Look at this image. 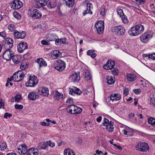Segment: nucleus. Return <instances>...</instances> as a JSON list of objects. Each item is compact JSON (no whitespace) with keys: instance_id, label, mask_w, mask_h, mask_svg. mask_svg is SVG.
<instances>
[{"instance_id":"5701e85b","label":"nucleus","mask_w":155,"mask_h":155,"mask_svg":"<svg viewBox=\"0 0 155 155\" xmlns=\"http://www.w3.org/2000/svg\"><path fill=\"white\" fill-rule=\"evenodd\" d=\"M36 61L39 64V68H40L42 66H46L47 65L46 62L44 59L42 58H38Z\"/></svg>"},{"instance_id":"6e6552de","label":"nucleus","mask_w":155,"mask_h":155,"mask_svg":"<svg viewBox=\"0 0 155 155\" xmlns=\"http://www.w3.org/2000/svg\"><path fill=\"white\" fill-rule=\"evenodd\" d=\"M23 5L22 2L19 0H14L11 4L12 8L14 9H18L21 8Z\"/></svg>"},{"instance_id":"e2e57ef3","label":"nucleus","mask_w":155,"mask_h":155,"mask_svg":"<svg viewBox=\"0 0 155 155\" xmlns=\"http://www.w3.org/2000/svg\"><path fill=\"white\" fill-rule=\"evenodd\" d=\"M133 92L137 94L140 93L141 92V90L140 89H135L133 90Z\"/></svg>"},{"instance_id":"c03bdc74","label":"nucleus","mask_w":155,"mask_h":155,"mask_svg":"<svg viewBox=\"0 0 155 155\" xmlns=\"http://www.w3.org/2000/svg\"><path fill=\"white\" fill-rule=\"evenodd\" d=\"M122 18V19L123 22L124 23H127L128 22V21L127 18L125 17L124 15H123L121 17Z\"/></svg>"},{"instance_id":"bf43d9fd","label":"nucleus","mask_w":155,"mask_h":155,"mask_svg":"<svg viewBox=\"0 0 155 155\" xmlns=\"http://www.w3.org/2000/svg\"><path fill=\"white\" fill-rule=\"evenodd\" d=\"M22 146H21V145H19L17 149H16V151L19 153V154H21V149L22 148Z\"/></svg>"},{"instance_id":"864d4df0","label":"nucleus","mask_w":155,"mask_h":155,"mask_svg":"<svg viewBox=\"0 0 155 155\" xmlns=\"http://www.w3.org/2000/svg\"><path fill=\"white\" fill-rule=\"evenodd\" d=\"M46 143V144H47V147L48 146H49L51 147H53L55 146V144L54 143H52L50 141H47Z\"/></svg>"},{"instance_id":"4468645a","label":"nucleus","mask_w":155,"mask_h":155,"mask_svg":"<svg viewBox=\"0 0 155 155\" xmlns=\"http://www.w3.org/2000/svg\"><path fill=\"white\" fill-rule=\"evenodd\" d=\"M17 50L19 53L23 52L25 49L28 48V45L26 43L22 42L20 43L17 45Z\"/></svg>"},{"instance_id":"3c124183","label":"nucleus","mask_w":155,"mask_h":155,"mask_svg":"<svg viewBox=\"0 0 155 155\" xmlns=\"http://www.w3.org/2000/svg\"><path fill=\"white\" fill-rule=\"evenodd\" d=\"M150 103L151 105L153 106H155V97L151 98Z\"/></svg>"},{"instance_id":"20e7f679","label":"nucleus","mask_w":155,"mask_h":155,"mask_svg":"<svg viewBox=\"0 0 155 155\" xmlns=\"http://www.w3.org/2000/svg\"><path fill=\"white\" fill-rule=\"evenodd\" d=\"M112 31L118 36L123 35L125 32L124 28L120 25L114 27L112 29Z\"/></svg>"},{"instance_id":"c9c22d12","label":"nucleus","mask_w":155,"mask_h":155,"mask_svg":"<svg viewBox=\"0 0 155 155\" xmlns=\"http://www.w3.org/2000/svg\"><path fill=\"white\" fill-rule=\"evenodd\" d=\"M85 78L87 80H89L91 79L92 77L91 75L90 72L89 71L86 70L85 72Z\"/></svg>"},{"instance_id":"774afa93","label":"nucleus","mask_w":155,"mask_h":155,"mask_svg":"<svg viewBox=\"0 0 155 155\" xmlns=\"http://www.w3.org/2000/svg\"><path fill=\"white\" fill-rule=\"evenodd\" d=\"M129 93L128 89L127 88H125L124 90V94L125 95H127Z\"/></svg>"},{"instance_id":"a18cd8bd","label":"nucleus","mask_w":155,"mask_h":155,"mask_svg":"<svg viewBox=\"0 0 155 155\" xmlns=\"http://www.w3.org/2000/svg\"><path fill=\"white\" fill-rule=\"evenodd\" d=\"M103 124L104 126L106 127L110 124L109 120L107 119L104 118Z\"/></svg>"},{"instance_id":"f704fd0d","label":"nucleus","mask_w":155,"mask_h":155,"mask_svg":"<svg viewBox=\"0 0 155 155\" xmlns=\"http://www.w3.org/2000/svg\"><path fill=\"white\" fill-rule=\"evenodd\" d=\"M21 146H22V148L21 149V154H25L27 153V148L26 146V145L25 144H22L21 145Z\"/></svg>"},{"instance_id":"79ce46f5","label":"nucleus","mask_w":155,"mask_h":155,"mask_svg":"<svg viewBox=\"0 0 155 155\" xmlns=\"http://www.w3.org/2000/svg\"><path fill=\"white\" fill-rule=\"evenodd\" d=\"M74 94H76L78 95H80L82 93V92L80 90L76 87H74Z\"/></svg>"},{"instance_id":"6ab92c4d","label":"nucleus","mask_w":155,"mask_h":155,"mask_svg":"<svg viewBox=\"0 0 155 155\" xmlns=\"http://www.w3.org/2000/svg\"><path fill=\"white\" fill-rule=\"evenodd\" d=\"M137 28L135 25L132 27L129 31V34L131 36H135L138 35V33L137 30Z\"/></svg>"},{"instance_id":"1a4fd4ad","label":"nucleus","mask_w":155,"mask_h":155,"mask_svg":"<svg viewBox=\"0 0 155 155\" xmlns=\"http://www.w3.org/2000/svg\"><path fill=\"white\" fill-rule=\"evenodd\" d=\"M13 56V53L10 49L7 50L3 53V58L7 61H9Z\"/></svg>"},{"instance_id":"ea45409f","label":"nucleus","mask_w":155,"mask_h":155,"mask_svg":"<svg viewBox=\"0 0 155 155\" xmlns=\"http://www.w3.org/2000/svg\"><path fill=\"white\" fill-rule=\"evenodd\" d=\"M14 17L18 19H20L21 18V15L16 12H14L13 13Z\"/></svg>"},{"instance_id":"72a5a7b5","label":"nucleus","mask_w":155,"mask_h":155,"mask_svg":"<svg viewBox=\"0 0 155 155\" xmlns=\"http://www.w3.org/2000/svg\"><path fill=\"white\" fill-rule=\"evenodd\" d=\"M113 124V123L111 121H110V124L106 126V129L110 132L113 131L114 128Z\"/></svg>"},{"instance_id":"c756f323","label":"nucleus","mask_w":155,"mask_h":155,"mask_svg":"<svg viewBox=\"0 0 155 155\" xmlns=\"http://www.w3.org/2000/svg\"><path fill=\"white\" fill-rule=\"evenodd\" d=\"M76 106L74 105H71L68 106L67 108V112L71 114H73V112L74 111Z\"/></svg>"},{"instance_id":"bb28decb","label":"nucleus","mask_w":155,"mask_h":155,"mask_svg":"<svg viewBox=\"0 0 155 155\" xmlns=\"http://www.w3.org/2000/svg\"><path fill=\"white\" fill-rule=\"evenodd\" d=\"M137 28V30L139 35L141 34L144 31V28L143 25H135Z\"/></svg>"},{"instance_id":"6e6d98bb","label":"nucleus","mask_w":155,"mask_h":155,"mask_svg":"<svg viewBox=\"0 0 155 155\" xmlns=\"http://www.w3.org/2000/svg\"><path fill=\"white\" fill-rule=\"evenodd\" d=\"M21 95L19 94L17 95L14 97L15 101H18L21 99Z\"/></svg>"},{"instance_id":"0e129e2a","label":"nucleus","mask_w":155,"mask_h":155,"mask_svg":"<svg viewBox=\"0 0 155 155\" xmlns=\"http://www.w3.org/2000/svg\"><path fill=\"white\" fill-rule=\"evenodd\" d=\"M66 102L69 104H72L73 103L72 99L71 98H68Z\"/></svg>"},{"instance_id":"39448f33","label":"nucleus","mask_w":155,"mask_h":155,"mask_svg":"<svg viewBox=\"0 0 155 155\" xmlns=\"http://www.w3.org/2000/svg\"><path fill=\"white\" fill-rule=\"evenodd\" d=\"M25 73L22 71H18L15 73L13 75V81L18 82L22 79L24 77Z\"/></svg>"},{"instance_id":"4d7b16f0","label":"nucleus","mask_w":155,"mask_h":155,"mask_svg":"<svg viewBox=\"0 0 155 155\" xmlns=\"http://www.w3.org/2000/svg\"><path fill=\"white\" fill-rule=\"evenodd\" d=\"M12 115L11 114H9L8 112L5 113L4 116V118H7V117H12Z\"/></svg>"},{"instance_id":"13d9d810","label":"nucleus","mask_w":155,"mask_h":155,"mask_svg":"<svg viewBox=\"0 0 155 155\" xmlns=\"http://www.w3.org/2000/svg\"><path fill=\"white\" fill-rule=\"evenodd\" d=\"M134 2H136V3L139 5L142 4L144 3V1L142 0H134Z\"/></svg>"},{"instance_id":"58836bf2","label":"nucleus","mask_w":155,"mask_h":155,"mask_svg":"<svg viewBox=\"0 0 155 155\" xmlns=\"http://www.w3.org/2000/svg\"><path fill=\"white\" fill-rule=\"evenodd\" d=\"M52 54L53 56L56 57L61 56V53L58 50L54 51Z\"/></svg>"},{"instance_id":"a211bd4d","label":"nucleus","mask_w":155,"mask_h":155,"mask_svg":"<svg viewBox=\"0 0 155 155\" xmlns=\"http://www.w3.org/2000/svg\"><path fill=\"white\" fill-rule=\"evenodd\" d=\"M5 46L7 48H11L13 45L14 41L11 38H7L4 40Z\"/></svg>"},{"instance_id":"0eeeda50","label":"nucleus","mask_w":155,"mask_h":155,"mask_svg":"<svg viewBox=\"0 0 155 155\" xmlns=\"http://www.w3.org/2000/svg\"><path fill=\"white\" fill-rule=\"evenodd\" d=\"M152 36L150 33L145 32L140 36L141 41L143 43H147L152 38Z\"/></svg>"},{"instance_id":"de8ad7c7","label":"nucleus","mask_w":155,"mask_h":155,"mask_svg":"<svg viewBox=\"0 0 155 155\" xmlns=\"http://www.w3.org/2000/svg\"><path fill=\"white\" fill-rule=\"evenodd\" d=\"M119 71L116 68H115L112 71V73L114 75H117L118 74Z\"/></svg>"},{"instance_id":"052dcab7","label":"nucleus","mask_w":155,"mask_h":155,"mask_svg":"<svg viewBox=\"0 0 155 155\" xmlns=\"http://www.w3.org/2000/svg\"><path fill=\"white\" fill-rule=\"evenodd\" d=\"M69 94L72 95H74V89H72L71 88H69Z\"/></svg>"},{"instance_id":"37998d69","label":"nucleus","mask_w":155,"mask_h":155,"mask_svg":"<svg viewBox=\"0 0 155 155\" xmlns=\"http://www.w3.org/2000/svg\"><path fill=\"white\" fill-rule=\"evenodd\" d=\"M20 68L21 70H24L28 68V65L26 63H22L20 66Z\"/></svg>"},{"instance_id":"4c0bfd02","label":"nucleus","mask_w":155,"mask_h":155,"mask_svg":"<svg viewBox=\"0 0 155 155\" xmlns=\"http://www.w3.org/2000/svg\"><path fill=\"white\" fill-rule=\"evenodd\" d=\"M82 111V108L77 107L76 106L74 112H73L72 114H80Z\"/></svg>"},{"instance_id":"f257e3e1","label":"nucleus","mask_w":155,"mask_h":155,"mask_svg":"<svg viewBox=\"0 0 155 155\" xmlns=\"http://www.w3.org/2000/svg\"><path fill=\"white\" fill-rule=\"evenodd\" d=\"M54 67L57 70L61 72L64 70L66 67L64 61L60 59L55 61L54 64Z\"/></svg>"},{"instance_id":"f8f14e48","label":"nucleus","mask_w":155,"mask_h":155,"mask_svg":"<svg viewBox=\"0 0 155 155\" xmlns=\"http://www.w3.org/2000/svg\"><path fill=\"white\" fill-rule=\"evenodd\" d=\"M47 4L46 0H35V6L36 8H40L44 7Z\"/></svg>"},{"instance_id":"7ed1b4c3","label":"nucleus","mask_w":155,"mask_h":155,"mask_svg":"<svg viewBox=\"0 0 155 155\" xmlns=\"http://www.w3.org/2000/svg\"><path fill=\"white\" fill-rule=\"evenodd\" d=\"M29 79L25 84L26 87H34L38 83V81L37 77L34 75L32 76L29 75Z\"/></svg>"},{"instance_id":"2f4dec72","label":"nucleus","mask_w":155,"mask_h":155,"mask_svg":"<svg viewBox=\"0 0 155 155\" xmlns=\"http://www.w3.org/2000/svg\"><path fill=\"white\" fill-rule=\"evenodd\" d=\"M143 58H148L147 59H151L153 60H155V53L150 54H143Z\"/></svg>"},{"instance_id":"393cba45","label":"nucleus","mask_w":155,"mask_h":155,"mask_svg":"<svg viewBox=\"0 0 155 155\" xmlns=\"http://www.w3.org/2000/svg\"><path fill=\"white\" fill-rule=\"evenodd\" d=\"M12 60L15 64L19 63L21 61V57L19 55H15L12 57Z\"/></svg>"},{"instance_id":"cd10ccee","label":"nucleus","mask_w":155,"mask_h":155,"mask_svg":"<svg viewBox=\"0 0 155 155\" xmlns=\"http://www.w3.org/2000/svg\"><path fill=\"white\" fill-rule=\"evenodd\" d=\"M64 155H75V153L72 150L65 149L64 152Z\"/></svg>"},{"instance_id":"a19ab883","label":"nucleus","mask_w":155,"mask_h":155,"mask_svg":"<svg viewBox=\"0 0 155 155\" xmlns=\"http://www.w3.org/2000/svg\"><path fill=\"white\" fill-rule=\"evenodd\" d=\"M8 29L11 31H13L15 28V26L14 25L10 24L8 27Z\"/></svg>"},{"instance_id":"9d476101","label":"nucleus","mask_w":155,"mask_h":155,"mask_svg":"<svg viewBox=\"0 0 155 155\" xmlns=\"http://www.w3.org/2000/svg\"><path fill=\"white\" fill-rule=\"evenodd\" d=\"M13 36L15 39H23L26 36V33L24 31L21 32H19L17 30H15L13 33Z\"/></svg>"},{"instance_id":"b1692460","label":"nucleus","mask_w":155,"mask_h":155,"mask_svg":"<svg viewBox=\"0 0 155 155\" xmlns=\"http://www.w3.org/2000/svg\"><path fill=\"white\" fill-rule=\"evenodd\" d=\"M115 78L114 77L108 76L107 77V82L109 84H113L115 82Z\"/></svg>"},{"instance_id":"338daca9","label":"nucleus","mask_w":155,"mask_h":155,"mask_svg":"<svg viewBox=\"0 0 155 155\" xmlns=\"http://www.w3.org/2000/svg\"><path fill=\"white\" fill-rule=\"evenodd\" d=\"M41 43L42 45H48V43L45 40H43L41 41Z\"/></svg>"},{"instance_id":"f03ea898","label":"nucleus","mask_w":155,"mask_h":155,"mask_svg":"<svg viewBox=\"0 0 155 155\" xmlns=\"http://www.w3.org/2000/svg\"><path fill=\"white\" fill-rule=\"evenodd\" d=\"M135 149L137 150L142 152H146L149 149L148 144L145 143L140 142L135 146Z\"/></svg>"},{"instance_id":"603ef678","label":"nucleus","mask_w":155,"mask_h":155,"mask_svg":"<svg viewBox=\"0 0 155 155\" xmlns=\"http://www.w3.org/2000/svg\"><path fill=\"white\" fill-rule=\"evenodd\" d=\"M117 12L118 14L120 15V17H121L124 15L123 12V11L120 9H117Z\"/></svg>"},{"instance_id":"c85d7f7f","label":"nucleus","mask_w":155,"mask_h":155,"mask_svg":"<svg viewBox=\"0 0 155 155\" xmlns=\"http://www.w3.org/2000/svg\"><path fill=\"white\" fill-rule=\"evenodd\" d=\"M127 78L129 81H133L136 79V76L134 74L130 73L127 74Z\"/></svg>"},{"instance_id":"aec40b11","label":"nucleus","mask_w":155,"mask_h":155,"mask_svg":"<svg viewBox=\"0 0 155 155\" xmlns=\"http://www.w3.org/2000/svg\"><path fill=\"white\" fill-rule=\"evenodd\" d=\"M110 100L113 101L119 100L121 99V95L120 94H112L110 97Z\"/></svg>"},{"instance_id":"dca6fc26","label":"nucleus","mask_w":155,"mask_h":155,"mask_svg":"<svg viewBox=\"0 0 155 155\" xmlns=\"http://www.w3.org/2000/svg\"><path fill=\"white\" fill-rule=\"evenodd\" d=\"M51 94L56 100H59L60 99H61L63 97V94L59 93L57 90L53 91L51 92Z\"/></svg>"},{"instance_id":"473e14b6","label":"nucleus","mask_w":155,"mask_h":155,"mask_svg":"<svg viewBox=\"0 0 155 155\" xmlns=\"http://www.w3.org/2000/svg\"><path fill=\"white\" fill-rule=\"evenodd\" d=\"M47 147V144L46 142H41L39 143L38 146L39 149H45Z\"/></svg>"},{"instance_id":"7c9ffc66","label":"nucleus","mask_w":155,"mask_h":155,"mask_svg":"<svg viewBox=\"0 0 155 155\" xmlns=\"http://www.w3.org/2000/svg\"><path fill=\"white\" fill-rule=\"evenodd\" d=\"M65 38L56 39L55 41V44L58 45H60L62 44L65 43L66 42Z\"/></svg>"},{"instance_id":"2eb2a0df","label":"nucleus","mask_w":155,"mask_h":155,"mask_svg":"<svg viewBox=\"0 0 155 155\" xmlns=\"http://www.w3.org/2000/svg\"><path fill=\"white\" fill-rule=\"evenodd\" d=\"M80 79L79 75L76 72L73 73L69 78V79L71 82H78Z\"/></svg>"},{"instance_id":"f3484780","label":"nucleus","mask_w":155,"mask_h":155,"mask_svg":"<svg viewBox=\"0 0 155 155\" xmlns=\"http://www.w3.org/2000/svg\"><path fill=\"white\" fill-rule=\"evenodd\" d=\"M38 150L37 149L32 147L28 150L26 155H38Z\"/></svg>"},{"instance_id":"680f3d73","label":"nucleus","mask_w":155,"mask_h":155,"mask_svg":"<svg viewBox=\"0 0 155 155\" xmlns=\"http://www.w3.org/2000/svg\"><path fill=\"white\" fill-rule=\"evenodd\" d=\"M92 5L91 3H87V8H88L89 9V10H88L89 12H91V8L92 7Z\"/></svg>"},{"instance_id":"e433bc0d","label":"nucleus","mask_w":155,"mask_h":155,"mask_svg":"<svg viewBox=\"0 0 155 155\" xmlns=\"http://www.w3.org/2000/svg\"><path fill=\"white\" fill-rule=\"evenodd\" d=\"M148 122L149 124L155 126V119L152 117H149L148 119Z\"/></svg>"},{"instance_id":"a878e982","label":"nucleus","mask_w":155,"mask_h":155,"mask_svg":"<svg viewBox=\"0 0 155 155\" xmlns=\"http://www.w3.org/2000/svg\"><path fill=\"white\" fill-rule=\"evenodd\" d=\"M39 91L41 92V94L44 96H47L48 95V89L45 87H42L39 90Z\"/></svg>"},{"instance_id":"4be33fe9","label":"nucleus","mask_w":155,"mask_h":155,"mask_svg":"<svg viewBox=\"0 0 155 155\" xmlns=\"http://www.w3.org/2000/svg\"><path fill=\"white\" fill-rule=\"evenodd\" d=\"M47 2V6L49 8H53L55 7L57 5L55 0H48Z\"/></svg>"},{"instance_id":"69168bd1","label":"nucleus","mask_w":155,"mask_h":155,"mask_svg":"<svg viewBox=\"0 0 155 155\" xmlns=\"http://www.w3.org/2000/svg\"><path fill=\"white\" fill-rule=\"evenodd\" d=\"M94 51V50H89L87 52V54L90 55L91 54V53H93Z\"/></svg>"},{"instance_id":"9b49d317","label":"nucleus","mask_w":155,"mask_h":155,"mask_svg":"<svg viewBox=\"0 0 155 155\" xmlns=\"http://www.w3.org/2000/svg\"><path fill=\"white\" fill-rule=\"evenodd\" d=\"M30 13V16L34 18H39L42 16L41 13L39 10L34 9L32 11H31Z\"/></svg>"},{"instance_id":"ddd939ff","label":"nucleus","mask_w":155,"mask_h":155,"mask_svg":"<svg viewBox=\"0 0 155 155\" xmlns=\"http://www.w3.org/2000/svg\"><path fill=\"white\" fill-rule=\"evenodd\" d=\"M115 64V63L114 61L112 60H109L104 66V68L106 70H111L114 68Z\"/></svg>"},{"instance_id":"09e8293b","label":"nucleus","mask_w":155,"mask_h":155,"mask_svg":"<svg viewBox=\"0 0 155 155\" xmlns=\"http://www.w3.org/2000/svg\"><path fill=\"white\" fill-rule=\"evenodd\" d=\"M130 129L128 128H127L124 129L123 131V133L124 135H127L128 136H131L132 134H129V133L128 134V130H130Z\"/></svg>"},{"instance_id":"49530a36","label":"nucleus","mask_w":155,"mask_h":155,"mask_svg":"<svg viewBox=\"0 0 155 155\" xmlns=\"http://www.w3.org/2000/svg\"><path fill=\"white\" fill-rule=\"evenodd\" d=\"M7 147V145L5 143H2L0 145V148L3 150H5Z\"/></svg>"},{"instance_id":"423d86ee","label":"nucleus","mask_w":155,"mask_h":155,"mask_svg":"<svg viewBox=\"0 0 155 155\" xmlns=\"http://www.w3.org/2000/svg\"><path fill=\"white\" fill-rule=\"evenodd\" d=\"M98 33L101 34L103 32L104 25V22L102 21H99L96 22L95 25Z\"/></svg>"},{"instance_id":"5fc2aeb1","label":"nucleus","mask_w":155,"mask_h":155,"mask_svg":"<svg viewBox=\"0 0 155 155\" xmlns=\"http://www.w3.org/2000/svg\"><path fill=\"white\" fill-rule=\"evenodd\" d=\"M0 36L3 37L4 38H5L6 36V32L5 31L0 32Z\"/></svg>"},{"instance_id":"8fccbe9b","label":"nucleus","mask_w":155,"mask_h":155,"mask_svg":"<svg viewBox=\"0 0 155 155\" xmlns=\"http://www.w3.org/2000/svg\"><path fill=\"white\" fill-rule=\"evenodd\" d=\"M15 108L17 109L21 110L23 108V106L21 105L16 104L15 105Z\"/></svg>"},{"instance_id":"412c9836","label":"nucleus","mask_w":155,"mask_h":155,"mask_svg":"<svg viewBox=\"0 0 155 155\" xmlns=\"http://www.w3.org/2000/svg\"><path fill=\"white\" fill-rule=\"evenodd\" d=\"M39 96L35 92H32L30 93L28 95V98L31 100H35L39 98Z\"/></svg>"}]
</instances>
